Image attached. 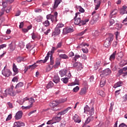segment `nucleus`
<instances>
[{"instance_id":"obj_20","label":"nucleus","mask_w":127,"mask_h":127,"mask_svg":"<svg viewBox=\"0 0 127 127\" xmlns=\"http://www.w3.org/2000/svg\"><path fill=\"white\" fill-rule=\"evenodd\" d=\"M73 67H75L77 68L79 70H81V69H83V67H82V64L80 63H75L73 64Z\"/></svg>"},{"instance_id":"obj_49","label":"nucleus","mask_w":127,"mask_h":127,"mask_svg":"<svg viewBox=\"0 0 127 127\" xmlns=\"http://www.w3.org/2000/svg\"><path fill=\"white\" fill-rule=\"evenodd\" d=\"M15 89H16V91L15 92V93H16V94H20V93H21V88H15Z\"/></svg>"},{"instance_id":"obj_59","label":"nucleus","mask_w":127,"mask_h":127,"mask_svg":"<svg viewBox=\"0 0 127 127\" xmlns=\"http://www.w3.org/2000/svg\"><path fill=\"white\" fill-rule=\"evenodd\" d=\"M116 37L117 40H118V39L119 38V37L120 36V33L119 32H116L115 33Z\"/></svg>"},{"instance_id":"obj_13","label":"nucleus","mask_w":127,"mask_h":127,"mask_svg":"<svg viewBox=\"0 0 127 127\" xmlns=\"http://www.w3.org/2000/svg\"><path fill=\"white\" fill-rule=\"evenodd\" d=\"M62 2V0H55L54 1V5L53 6V8L54 9H56V8H57L58 7V5L60 4V3Z\"/></svg>"},{"instance_id":"obj_53","label":"nucleus","mask_w":127,"mask_h":127,"mask_svg":"<svg viewBox=\"0 0 127 127\" xmlns=\"http://www.w3.org/2000/svg\"><path fill=\"white\" fill-rule=\"evenodd\" d=\"M12 118V115H11V114L9 115L6 119V122H7L8 121H10Z\"/></svg>"},{"instance_id":"obj_42","label":"nucleus","mask_w":127,"mask_h":127,"mask_svg":"<svg viewBox=\"0 0 127 127\" xmlns=\"http://www.w3.org/2000/svg\"><path fill=\"white\" fill-rule=\"evenodd\" d=\"M80 57H81V56H80V55H75V57L74 58H73L72 60H73V61H74V62H76V61H77V59H79V58H80Z\"/></svg>"},{"instance_id":"obj_50","label":"nucleus","mask_w":127,"mask_h":127,"mask_svg":"<svg viewBox=\"0 0 127 127\" xmlns=\"http://www.w3.org/2000/svg\"><path fill=\"white\" fill-rule=\"evenodd\" d=\"M7 3H8V2H7L6 1H3L2 2V6H3V8H5V7H6L7 5Z\"/></svg>"},{"instance_id":"obj_57","label":"nucleus","mask_w":127,"mask_h":127,"mask_svg":"<svg viewBox=\"0 0 127 127\" xmlns=\"http://www.w3.org/2000/svg\"><path fill=\"white\" fill-rule=\"evenodd\" d=\"M78 8H79L80 12H85V10L84 9V8H83L80 6H78Z\"/></svg>"},{"instance_id":"obj_23","label":"nucleus","mask_w":127,"mask_h":127,"mask_svg":"<svg viewBox=\"0 0 127 127\" xmlns=\"http://www.w3.org/2000/svg\"><path fill=\"white\" fill-rule=\"evenodd\" d=\"M13 71L14 72H15L16 74H17L19 71H18V68H17V66L16 65H15V64H13Z\"/></svg>"},{"instance_id":"obj_44","label":"nucleus","mask_w":127,"mask_h":127,"mask_svg":"<svg viewBox=\"0 0 127 127\" xmlns=\"http://www.w3.org/2000/svg\"><path fill=\"white\" fill-rule=\"evenodd\" d=\"M23 57H19L17 58V62H18V63H20L21 61H23Z\"/></svg>"},{"instance_id":"obj_64","label":"nucleus","mask_w":127,"mask_h":127,"mask_svg":"<svg viewBox=\"0 0 127 127\" xmlns=\"http://www.w3.org/2000/svg\"><path fill=\"white\" fill-rule=\"evenodd\" d=\"M119 127H127V126L125 123H122L119 125Z\"/></svg>"},{"instance_id":"obj_48","label":"nucleus","mask_w":127,"mask_h":127,"mask_svg":"<svg viewBox=\"0 0 127 127\" xmlns=\"http://www.w3.org/2000/svg\"><path fill=\"white\" fill-rule=\"evenodd\" d=\"M86 32H87V29H85L82 31L81 32L78 33V35L79 36H82V35H84V34H85V33H86Z\"/></svg>"},{"instance_id":"obj_56","label":"nucleus","mask_w":127,"mask_h":127,"mask_svg":"<svg viewBox=\"0 0 127 127\" xmlns=\"http://www.w3.org/2000/svg\"><path fill=\"white\" fill-rule=\"evenodd\" d=\"M79 89L80 88L79 87V86H76L73 88V91L76 93L78 92V91H79Z\"/></svg>"},{"instance_id":"obj_6","label":"nucleus","mask_w":127,"mask_h":127,"mask_svg":"<svg viewBox=\"0 0 127 127\" xmlns=\"http://www.w3.org/2000/svg\"><path fill=\"white\" fill-rule=\"evenodd\" d=\"M58 15V13L57 12H55L54 15H52L51 14H48L47 15V19L49 20L51 19L52 22H54L55 21L57 22L58 21L57 16Z\"/></svg>"},{"instance_id":"obj_35","label":"nucleus","mask_w":127,"mask_h":127,"mask_svg":"<svg viewBox=\"0 0 127 127\" xmlns=\"http://www.w3.org/2000/svg\"><path fill=\"white\" fill-rule=\"evenodd\" d=\"M101 61L97 62L94 65V68H95V69H98V68L101 66Z\"/></svg>"},{"instance_id":"obj_2","label":"nucleus","mask_w":127,"mask_h":127,"mask_svg":"<svg viewBox=\"0 0 127 127\" xmlns=\"http://www.w3.org/2000/svg\"><path fill=\"white\" fill-rule=\"evenodd\" d=\"M26 103H28L29 106H22L23 110H29L30 108L32 107V105H33V103H35V99H34L33 98L31 97L29 98L28 97H25L23 99V104H26Z\"/></svg>"},{"instance_id":"obj_12","label":"nucleus","mask_w":127,"mask_h":127,"mask_svg":"<svg viewBox=\"0 0 127 127\" xmlns=\"http://www.w3.org/2000/svg\"><path fill=\"white\" fill-rule=\"evenodd\" d=\"M61 32V30L56 27L55 29V31L52 33V36H57V35H59L60 33Z\"/></svg>"},{"instance_id":"obj_18","label":"nucleus","mask_w":127,"mask_h":127,"mask_svg":"<svg viewBox=\"0 0 127 127\" xmlns=\"http://www.w3.org/2000/svg\"><path fill=\"white\" fill-rule=\"evenodd\" d=\"M86 94H87V88L83 87L81 88L79 92V95L80 96H84Z\"/></svg>"},{"instance_id":"obj_24","label":"nucleus","mask_w":127,"mask_h":127,"mask_svg":"<svg viewBox=\"0 0 127 127\" xmlns=\"http://www.w3.org/2000/svg\"><path fill=\"white\" fill-rule=\"evenodd\" d=\"M116 54H117L116 51H115L110 56V61H114L116 59Z\"/></svg>"},{"instance_id":"obj_9","label":"nucleus","mask_w":127,"mask_h":127,"mask_svg":"<svg viewBox=\"0 0 127 127\" xmlns=\"http://www.w3.org/2000/svg\"><path fill=\"white\" fill-rule=\"evenodd\" d=\"M59 104V102L58 101H55L50 103V106L52 108L53 111H57L58 109L55 108H56Z\"/></svg>"},{"instance_id":"obj_1","label":"nucleus","mask_w":127,"mask_h":127,"mask_svg":"<svg viewBox=\"0 0 127 127\" xmlns=\"http://www.w3.org/2000/svg\"><path fill=\"white\" fill-rule=\"evenodd\" d=\"M62 47V42L58 43L56 47H53L51 51H49L48 54L47 56L45 57V60H40L38 62H37V63H45L47 62V60L49 59V56H50V54H53L54 53V52L55 50H57L59 48H61Z\"/></svg>"},{"instance_id":"obj_30","label":"nucleus","mask_w":127,"mask_h":127,"mask_svg":"<svg viewBox=\"0 0 127 127\" xmlns=\"http://www.w3.org/2000/svg\"><path fill=\"white\" fill-rule=\"evenodd\" d=\"M97 95L101 96V97H105V92L103 90H99L97 92Z\"/></svg>"},{"instance_id":"obj_47","label":"nucleus","mask_w":127,"mask_h":127,"mask_svg":"<svg viewBox=\"0 0 127 127\" xmlns=\"http://www.w3.org/2000/svg\"><path fill=\"white\" fill-rule=\"evenodd\" d=\"M5 11V9L4 8H2L0 12V16H2L3 14H4V11Z\"/></svg>"},{"instance_id":"obj_58","label":"nucleus","mask_w":127,"mask_h":127,"mask_svg":"<svg viewBox=\"0 0 127 127\" xmlns=\"http://www.w3.org/2000/svg\"><path fill=\"white\" fill-rule=\"evenodd\" d=\"M37 38V36H36V35H35V34H34V33H33V34H32V39H33V40H35V39H36Z\"/></svg>"},{"instance_id":"obj_7","label":"nucleus","mask_w":127,"mask_h":127,"mask_svg":"<svg viewBox=\"0 0 127 127\" xmlns=\"http://www.w3.org/2000/svg\"><path fill=\"white\" fill-rule=\"evenodd\" d=\"M113 40H114V36H113V35H111L110 36L106 39L105 42H104V46L105 47L108 48L109 46H110Z\"/></svg>"},{"instance_id":"obj_14","label":"nucleus","mask_w":127,"mask_h":127,"mask_svg":"<svg viewBox=\"0 0 127 127\" xmlns=\"http://www.w3.org/2000/svg\"><path fill=\"white\" fill-rule=\"evenodd\" d=\"M71 109H72V107H67L66 109H64V111L59 112L58 114V116H62L63 115H65V114H66L68 111H69V110H71Z\"/></svg>"},{"instance_id":"obj_45","label":"nucleus","mask_w":127,"mask_h":127,"mask_svg":"<svg viewBox=\"0 0 127 127\" xmlns=\"http://www.w3.org/2000/svg\"><path fill=\"white\" fill-rule=\"evenodd\" d=\"M82 51L83 52V53L87 54L89 52V50H88L87 48H82Z\"/></svg>"},{"instance_id":"obj_36","label":"nucleus","mask_w":127,"mask_h":127,"mask_svg":"<svg viewBox=\"0 0 127 127\" xmlns=\"http://www.w3.org/2000/svg\"><path fill=\"white\" fill-rule=\"evenodd\" d=\"M9 49L11 51H13L15 49V45H13L12 43L9 44Z\"/></svg>"},{"instance_id":"obj_15","label":"nucleus","mask_w":127,"mask_h":127,"mask_svg":"<svg viewBox=\"0 0 127 127\" xmlns=\"http://www.w3.org/2000/svg\"><path fill=\"white\" fill-rule=\"evenodd\" d=\"M22 118V111H18L15 116V120H20Z\"/></svg>"},{"instance_id":"obj_21","label":"nucleus","mask_w":127,"mask_h":127,"mask_svg":"<svg viewBox=\"0 0 127 127\" xmlns=\"http://www.w3.org/2000/svg\"><path fill=\"white\" fill-rule=\"evenodd\" d=\"M94 121V116H89L87 118L85 122V125H88L90 122H93Z\"/></svg>"},{"instance_id":"obj_19","label":"nucleus","mask_w":127,"mask_h":127,"mask_svg":"<svg viewBox=\"0 0 127 127\" xmlns=\"http://www.w3.org/2000/svg\"><path fill=\"white\" fill-rule=\"evenodd\" d=\"M106 82H107L106 77H103L100 81V87H101V88H103V87L106 85Z\"/></svg>"},{"instance_id":"obj_37","label":"nucleus","mask_w":127,"mask_h":127,"mask_svg":"<svg viewBox=\"0 0 127 127\" xmlns=\"http://www.w3.org/2000/svg\"><path fill=\"white\" fill-rule=\"evenodd\" d=\"M61 81H62L64 84H67L69 81V79L67 77L63 78L61 79Z\"/></svg>"},{"instance_id":"obj_43","label":"nucleus","mask_w":127,"mask_h":127,"mask_svg":"<svg viewBox=\"0 0 127 127\" xmlns=\"http://www.w3.org/2000/svg\"><path fill=\"white\" fill-rule=\"evenodd\" d=\"M62 119V117H61V116H60V117L57 116L55 118V121H56L57 123H59V122H60Z\"/></svg>"},{"instance_id":"obj_28","label":"nucleus","mask_w":127,"mask_h":127,"mask_svg":"<svg viewBox=\"0 0 127 127\" xmlns=\"http://www.w3.org/2000/svg\"><path fill=\"white\" fill-rule=\"evenodd\" d=\"M60 74L61 75V77H64L66 74H67V70H60L59 71Z\"/></svg>"},{"instance_id":"obj_33","label":"nucleus","mask_w":127,"mask_h":127,"mask_svg":"<svg viewBox=\"0 0 127 127\" xmlns=\"http://www.w3.org/2000/svg\"><path fill=\"white\" fill-rule=\"evenodd\" d=\"M93 20L94 21H98L99 20V14H97L93 16L92 17Z\"/></svg>"},{"instance_id":"obj_11","label":"nucleus","mask_w":127,"mask_h":127,"mask_svg":"<svg viewBox=\"0 0 127 127\" xmlns=\"http://www.w3.org/2000/svg\"><path fill=\"white\" fill-rule=\"evenodd\" d=\"M2 74L5 77H9L11 75V72L9 69H4V68L3 70H2Z\"/></svg>"},{"instance_id":"obj_3","label":"nucleus","mask_w":127,"mask_h":127,"mask_svg":"<svg viewBox=\"0 0 127 127\" xmlns=\"http://www.w3.org/2000/svg\"><path fill=\"white\" fill-rule=\"evenodd\" d=\"M77 15L78 13H75V18H74V23L76 25H79V26H81V25H85V24H86V23L89 21V19L88 18H85L83 20H81V18H77V16H78Z\"/></svg>"},{"instance_id":"obj_16","label":"nucleus","mask_w":127,"mask_h":127,"mask_svg":"<svg viewBox=\"0 0 127 127\" xmlns=\"http://www.w3.org/2000/svg\"><path fill=\"white\" fill-rule=\"evenodd\" d=\"M73 120L75 123H77L78 124H80V122L81 121V118L77 114H75L73 116Z\"/></svg>"},{"instance_id":"obj_22","label":"nucleus","mask_w":127,"mask_h":127,"mask_svg":"<svg viewBox=\"0 0 127 127\" xmlns=\"http://www.w3.org/2000/svg\"><path fill=\"white\" fill-rule=\"evenodd\" d=\"M53 82L56 84H57L60 82V78L58 75H55L53 79Z\"/></svg>"},{"instance_id":"obj_61","label":"nucleus","mask_w":127,"mask_h":127,"mask_svg":"<svg viewBox=\"0 0 127 127\" xmlns=\"http://www.w3.org/2000/svg\"><path fill=\"white\" fill-rule=\"evenodd\" d=\"M81 57L82 59H84V60H86L87 59V56L86 55L83 54L81 56Z\"/></svg>"},{"instance_id":"obj_41","label":"nucleus","mask_w":127,"mask_h":127,"mask_svg":"<svg viewBox=\"0 0 127 127\" xmlns=\"http://www.w3.org/2000/svg\"><path fill=\"white\" fill-rule=\"evenodd\" d=\"M97 3V4L95 5V10L99 9V8L100 7V4H101V1H97V3Z\"/></svg>"},{"instance_id":"obj_34","label":"nucleus","mask_w":127,"mask_h":127,"mask_svg":"<svg viewBox=\"0 0 127 127\" xmlns=\"http://www.w3.org/2000/svg\"><path fill=\"white\" fill-rule=\"evenodd\" d=\"M43 24L46 27H47L50 25V22L48 20H47L43 22Z\"/></svg>"},{"instance_id":"obj_27","label":"nucleus","mask_w":127,"mask_h":127,"mask_svg":"<svg viewBox=\"0 0 127 127\" xmlns=\"http://www.w3.org/2000/svg\"><path fill=\"white\" fill-rule=\"evenodd\" d=\"M123 86V82L122 81H119L117 83H115L114 88H118V87H122Z\"/></svg>"},{"instance_id":"obj_40","label":"nucleus","mask_w":127,"mask_h":127,"mask_svg":"<svg viewBox=\"0 0 127 127\" xmlns=\"http://www.w3.org/2000/svg\"><path fill=\"white\" fill-rule=\"evenodd\" d=\"M56 27L60 29V28H62V27H64V24L62 23H59L57 25Z\"/></svg>"},{"instance_id":"obj_38","label":"nucleus","mask_w":127,"mask_h":127,"mask_svg":"<svg viewBox=\"0 0 127 127\" xmlns=\"http://www.w3.org/2000/svg\"><path fill=\"white\" fill-rule=\"evenodd\" d=\"M74 85H79V80L77 79H75V82H72L70 84H68V86H74Z\"/></svg>"},{"instance_id":"obj_26","label":"nucleus","mask_w":127,"mask_h":127,"mask_svg":"<svg viewBox=\"0 0 127 127\" xmlns=\"http://www.w3.org/2000/svg\"><path fill=\"white\" fill-rule=\"evenodd\" d=\"M89 47V44L86 43H81L80 45L78 46L77 48H82V47Z\"/></svg>"},{"instance_id":"obj_63","label":"nucleus","mask_w":127,"mask_h":127,"mask_svg":"<svg viewBox=\"0 0 127 127\" xmlns=\"http://www.w3.org/2000/svg\"><path fill=\"white\" fill-rule=\"evenodd\" d=\"M123 23H124V24L127 25V16L126 18L124 20H123Z\"/></svg>"},{"instance_id":"obj_54","label":"nucleus","mask_w":127,"mask_h":127,"mask_svg":"<svg viewBox=\"0 0 127 127\" xmlns=\"http://www.w3.org/2000/svg\"><path fill=\"white\" fill-rule=\"evenodd\" d=\"M94 76L92 75L90 76V78H89V81L91 83H95V81H94Z\"/></svg>"},{"instance_id":"obj_29","label":"nucleus","mask_w":127,"mask_h":127,"mask_svg":"<svg viewBox=\"0 0 127 127\" xmlns=\"http://www.w3.org/2000/svg\"><path fill=\"white\" fill-rule=\"evenodd\" d=\"M100 34H101V33H100L98 30L93 31L92 32V35L93 36H95V37H97V36H99Z\"/></svg>"},{"instance_id":"obj_4","label":"nucleus","mask_w":127,"mask_h":127,"mask_svg":"<svg viewBox=\"0 0 127 127\" xmlns=\"http://www.w3.org/2000/svg\"><path fill=\"white\" fill-rule=\"evenodd\" d=\"M7 95L14 97L16 95V93L13 90V87H11L10 88L7 89L4 91V93H3V96L5 97H7Z\"/></svg>"},{"instance_id":"obj_62","label":"nucleus","mask_w":127,"mask_h":127,"mask_svg":"<svg viewBox=\"0 0 127 127\" xmlns=\"http://www.w3.org/2000/svg\"><path fill=\"white\" fill-rule=\"evenodd\" d=\"M42 11V10L40 8H36L35 9V12H41Z\"/></svg>"},{"instance_id":"obj_8","label":"nucleus","mask_w":127,"mask_h":127,"mask_svg":"<svg viewBox=\"0 0 127 127\" xmlns=\"http://www.w3.org/2000/svg\"><path fill=\"white\" fill-rule=\"evenodd\" d=\"M110 74H112V70L110 68H106L103 70L100 76H102V77H107V76H109Z\"/></svg>"},{"instance_id":"obj_52","label":"nucleus","mask_w":127,"mask_h":127,"mask_svg":"<svg viewBox=\"0 0 127 127\" xmlns=\"http://www.w3.org/2000/svg\"><path fill=\"white\" fill-rule=\"evenodd\" d=\"M113 18H110V19L109 20V22L110 25H112L115 23V20L114 19H112Z\"/></svg>"},{"instance_id":"obj_51","label":"nucleus","mask_w":127,"mask_h":127,"mask_svg":"<svg viewBox=\"0 0 127 127\" xmlns=\"http://www.w3.org/2000/svg\"><path fill=\"white\" fill-rule=\"evenodd\" d=\"M51 63L50 65H52V67H53V64H54V60H53V58L51 56L50 58Z\"/></svg>"},{"instance_id":"obj_60","label":"nucleus","mask_w":127,"mask_h":127,"mask_svg":"<svg viewBox=\"0 0 127 127\" xmlns=\"http://www.w3.org/2000/svg\"><path fill=\"white\" fill-rule=\"evenodd\" d=\"M12 82H18V78H17V77L15 76L14 77H13V78L12 80Z\"/></svg>"},{"instance_id":"obj_46","label":"nucleus","mask_w":127,"mask_h":127,"mask_svg":"<svg viewBox=\"0 0 127 127\" xmlns=\"http://www.w3.org/2000/svg\"><path fill=\"white\" fill-rule=\"evenodd\" d=\"M37 67V65L35 63L34 64L29 65V68L30 69V68L31 69H35V68H36Z\"/></svg>"},{"instance_id":"obj_32","label":"nucleus","mask_w":127,"mask_h":127,"mask_svg":"<svg viewBox=\"0 0 127 127\" xmlns=\"http://www.w3.org/2000/svg\"><path fill=\"white\" fill-rule=\"evenodd\" d=\"M59 58H62V59H68L69 57H68L66 54H61L59 56Z\"/></svg>"},{"instance_id":"obj_31","label":"nucleus","mask_w":127,"mask_h":127,"mask_svg":"<svg viewBox=\"0 0 127 127\" xmlns=\"http://www.w3.org/2000/svg\"><path fill=\"white\" fill-rule=\"evenodd\" d=\"M54 86V84L52 81H50L49 83L47 84L46 88L48 89H50V88H52Z\"/></svg>"},{"instance_id":"obj_10","label":"nucleus","mask_w":127,"mask_h":127,"mask_svg":"<svg viewBox=\"0 0 127 127\" xmlns=\"http://www.w3.org/2000/svg\"><path fill=\"white\" fill-rule=\"evenodd\" d=\"M74 31V29L73 28L66 27L63 29V34H67V33H71V32H73Z\"/></svg>"},{"instance_id":"obj_25","label":"nucleus","mask_w":127,"mask_h":127,"mask_svg":"<svg viewBox=\"0 0 127 127\" xmlns=\"http://www.w3.org/2000/svg\"><path fill=\"white\" fill-rule=\"evenodd\" d=\"M118 12V10L117 9H115L113 11H112V12L111 13L110 15V18H113L114 17H116V16H114L115 14H117Z\"/></svg>"},{"instance_id":"obj_5","label":"nucleus","mask_w":127,"mask_h":127,"mask_svg":"<svg viewBox=\"0 0 127 127\" xmlns=\"http://www.w3.org/2000/svg\"><path fill=\"white\" fill-rule=\"evenodd\" d=\"M84 113H86L88 116H93L94 114H95V112L94 111V107H89L88 105H86V106L84 108Z\"/></svg>"},{"instance_id":"obj_55","label":"nucleus","mask_w":127,"mask_h":127,"mask_svg":"<svg viewBox=\"0 0 127 127\" xmlns=\"http://www.w3.org/2000/svg\"><path fill=\"white\" fill-rule=\"evenodd\" d=\"M123 101L127 102V94H126L125 96L123 97Z\"/></svg>"},{"instance_id":"obj_39","label":"nucleus","mask_w":127,"mask_h":127,"mask_svg":"<svg viewBox=\"0 0 127 127\" xmlns=\"http://www.w3.org/2000/svg\"><path fill=\"white\" fill-rule=\"evenodd\" d=\"M21 87H23V83L21 82H19L15 86V88H21Z\"/></svg>"},{"instance_id":"obj_17","label":"nucleus","mask_w":127,"mask_h":127,"mask_svg":"<svg viewBox=\"0 0 127 127\" xmlns=\"http://www.w3.org/2000/svg\"><path fill=\"white\" fill-rule=\"evenodd\" d=\"M25 126V124H24L23 122H15L14 124L13 127H24Z\"/></svg>"}]
</instances>
